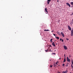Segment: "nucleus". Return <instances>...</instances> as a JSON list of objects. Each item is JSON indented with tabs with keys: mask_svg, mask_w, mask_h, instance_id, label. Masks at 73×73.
<instances>
[{
	"mask_svg": "<svg viewBox=\"0 0 73 73\" xmlns=\"http://www.w3.org/2000/svg\"><path fill=\"white\" fill-rule=\"evenodd\" d=\"M67 60V61H68V62H70V59L68 58V57H67V58H66Z\"/></svg>",
	"mask_w": 73,
	"mask_h": 73,
	"instance_id": "obj_1",
	"label": "nucleus"
},
{
	"mask_svg": "<svg viewBox=\"0 0 73 73\" xmlns=\"http://www.w3.org/2000/svg\"><path fill=\"white\" fill-rule=\"evenodd\" d=\"M45 12H46L47 13H48V11L47 10V9L46 8H45V9H44Z\"/></svg>",
	"mask_w": 73,
	"mask_h": 73,
	"instance_id": "obj_2",
	"label": "nucleus"
},
{
	"mask_svg": "<svg viewBox=\"0 0 73 73\" xmlns=\"http://www.w3.org/2000/svg\"><path fill=\"white\" fill-rule=\"evenodd\" d=\"M68 28L70 31H71L72 29H71V28L70 27V26H68Z\"/></svg>",
	"mask_w": 73,
	"mask_h": 73,
	"instance_id": "obj_3",
	"label": "nucleus"
},
{
	"mask_svg": "<svg viewBox=\"0 0 73 73\" xmlns=\"http://www.w3.org/2000/svg\"><path fill=\"white\" fill-rule=\"evenodd\" d=\"M50 0H48L47 1V4H49V3H50Z\"/></svg>",
	"mask_w": 73,
	"mask_h": 73,
	"instance_id": "obj_4",
	"label": "nucleus"
},
{
	"mask_svg": "<svg viewBox=\"0 0 73 73\" xmlns=\"http://www.w3.org/2000/svg\"><path fill=\"white\" fill-rule=\"evenodd\" d=\"M52 45L54 46V47H55L56 46L55 45V44H54V42H52Z\"/></svg>",
	"mask_w": 73,
	"mask_h": 73,
	"instance_id": "obj_5",
	"label": "nucleus"
},
{
	"mask_svg": "<svg viewBox=\"0 0 73 73\" xmlns=\"http://www.w3.org/2000/svg\"><path fill=\"white\" fill-rule=\"evenodd\" d=\"M64 49H65V50H67V47H66V46H64Z\"/></svg>",
	"mask_w": 73,
	"mask_h": 73,
	"instance_id": "obj_6",
	"label": "nucleus"
},
{
	"mask_svg": "<svg viewBox=\"0 0 73 73\" xmlns=\"http://www.w3.org/2000/svg\"><path fill=\"white\" fill-rule=\"evenodd\" d=\"M66 4L67 5H68L69 7H70V4L68 3H66Z\"/></svg>",
	"mask_w": 73,
	"mask_h": 73,
	"instance_id": "obj_7",
	"label": "nucleus"
},
{
	"mask_svg": "<svg viewBox=\"0 0 73 73\" xmlns=\"http://www.w3.org/2000/svg\"><path fill=\"white\" fill-rule=\"evenodd\" d=\"M61 34L62 35V36L63 37H64V33L62 32H61Z\"/></svg>",
	"mask_w": 73,
	"mask_h": 73,
	"instance_id": "obj_8",
	"label": "nucleus"
},
{
	"mask_svg": "<svg viewBox=\"0 0 73 73\" xmlns=\"http://www.w3.org/2000/svg\"><path fill=\"white\" fill-rule=\"evenodd\" d=\"M65 61H66V58H64V60L63 61V62H65Z\"/></svg>",
	"mask_w": 73,
	"mask_h": 73,
	"instance_id": "obj_9",
	"label": "nucleus"
},
{
	"mask_svg": "<svg viewBox=\"0 0 73 73\" xmlns=\"http://www.w3.org/2000/svg\"><path fill=\"white\" fill-rule=\"evenodd\" d=\"M69 64V63H67V64H66V66H68V64Z\"/></svg>",
	"mask_w": 73,
	"mask_h": 73,
	"instance_id": "obj_10",
	"label": "nucleus"
},
{
	"mask_svg": "<svg viewBox=\"0 0 73 73\" xmlns=\"http://www.w3.org/2000/svg\"><path fill=\"white\" fill-rule=\"evenodd\" d=\"M44 31H49V30L45 29L44 30Z\"/></svg>",
	"mask_w": 73,
	"mask_h": 73,
	"instance_id": "obj_11",
	"label": "nucleus"
},
{
	"mask_svg": "<svg viewBox=\"0 0 73 73\" xmlns=\"http://www.w3.org/2000/svg\"><path fill=\"white\" fill-rule=\"evenodd\" d=\"M55 38H57V39H58V40L59 39V37H55Z\"/></svg>",
	"mask_w": 73,
	"mask_h": 73,
	"instance_id": "obj_12",
	"label": "nucleus"
},
{
	"mask_svg": "<svg viewBox=\"0 0 73 73\" xmlns=\"http://www.w3.org/2000/svg\"><path fill=\"white\" fill-rule=\"evenodd\" d=\"M70 3H71V5H73V2H71Z\"/></svg>",
	"mask_w": 73,
	"mask_h": 73,
	"instance_id": "obj_13",
	"label": "nucleus"
},
{
	"mask_svg": "<svg viewBox=\"0 0 73 73\" xmlns=\"http://www.w3.org/2000/svg\"><path fill=\"white\" fill-rule=\"evenodd\" d=\"M49 50H45V51L46 52H49Z\"/></svg>",
	"mask_w": 73,
	"mask_h": 73,
	"instance_id": "obj_14",
	"label": "nucleus"
},
{
	"mask_svg": "<svg viewBox=\"0 0 73 73\" xmlns=\"http://www.w3.org/2000/svg\"><path fill=\"white\" fill-rule=\"evenodd\" d=\"M58 33V35H61L60 34L59 32H58V33Z\"/></svg>",
	"mask_w": 73,
	"mask_h": 73,
	"instance_id": "obj_15",
	"label": "nucleus"
},
{
	"mask_svg": "<svg viewBox=\"0 0 73 73\" xmlns=\"http://www.w3.org/2000/svg\"><path fill=\"white\" fill-rule=\"evenodd\" d=\"M73 33H71V36H73Z\"/></svg>",
	"mask_w": 73,
	"mask_h": 73,
	"instance_id": "obj_16",
	"label": "nucleus"
},
{
	"mask_svg": "<svg viewBox=\"0 0 73 73\" xmlns=\"http://www.w3.org/2000/svg\"><path fill=\"white\" fill-rule=\"evenodd\" d=\"M65 73H66L68 72V70H66L65 71Z\"/></svg>",
	"mask_w": 73,
	"mask_h": 73,
	"instance_id": "obj_17",
	"label": "nucleus"
},
{
	"mask_svg": "<svg viewBox=\"0 0 73 73\" xmlns=\"http://www.w3.org/2000/svg\"><path fill=\"white\" fill-rule=\"evenodd\" d=\"M73 60H72V64H71V65H73Z\"/></svg>",
	"mask_w": 73,
	"mask_h": 73,
	"instance_id": "obj_18",
	"label": "nucleus"
},
{
	"mask_svg": "<svg viewBox=\"0 0 73 73\" xmlns=\"http://www.w3.org/2000/svg\"><path fill=\"white\" fill-rule=\"evenodd\" d=\"M54 66H56V63H54Z\"/></svg>",
	"mask_w": 73,
	"mask_h": 73,
	"instance_id": "obj_19",
	"label": "nucleus"
},
{
	"mask_svg": "<svg viewBox=\"0 0 73 73\" xmlns=\"http://www.w3.org/2000/svg\"><path fill=\"white\" fill-rule=\"evenodd\" d=\"M71 66L72 68H73V65L71 64Z\"/></svg>",
	"mask_w": 73,
	"mask_h": 73,
	"instance_id": "obj_20",
	"label": "nucleus"
},
{
	"mask_svg": "<svg viewBox=\"0 0 73 73\" xmlns=\"http://www.w3.org/2000/svg\"><path fill=\"white\" fill-rule=\"evenodd\" d=\"M62 66H65V64H62Z\"/></svg>",
	"mask_w": 73,
	"mask_h": 73,
	"instance_id": "obj_21",
	"label": "nucleus"
},
{
	"mask_svg": "<svg viewBox=\"0 0 73 73\" xmlns=\"http://www.w3.org/2000/svg\"><path fill=\"white\" fill-rule=\"evenodd\" d=\"M66 39L67 40H69V38H66Z\"/></svg>",
	"mask_w": 73,
	"mask_h": 73,
	"instance_id": "obj_22",
	"label": "nucleus"
},
{
	"mask_svg": "<svg viewBox=\"0 0 73 73\" xmlns=\"http://www.w3.org/2000/svg\"><path fill=\"white\" fill-rule=\"evenodd\" d=\"M50 67H51V68H52V65H50Z\"/></svg>",
	"mask_w": 73,
	"mask_h": 73,
	"instance_id": "obj_23",
	"label": "nucleus"
},
{
	"mask_svg": "<svg viewBox=\"0 0 73 73\" xmlns=\"http://www.w3.org/2000/svg\"><path fill=\"white\" fill-rule=\"evenodd\" d=\"M52 38H51V39H50V41H52Z\"/></svg>",
	"mask_w": 73,
	"mask_h": 73,
	"instance_id": "obj_24",
	"label": "nucleus"
},
{
	"mask_svg": "<svg viewBox=\"0 0 73 73\" xmlns=\"http://www.w3.org/2000/svg\"><path fill=\"white\" fill-rule=\"evenodd\" d=\"M64 58H65V57H66V56H65V54H64Z\"/></svg>",
	"mask_w": 73,
	"mask_h": 73,
	"instance_id": "obj_25",
	"label": "nucleus"
},
{
	"mask_svg": "<svg viewBox=\"0 0 73 73\" xmlns=\"http://www.w3.org/2000/svg\"><path fill=\"white\" fill-rule=\"evenodd\" d=\"M62 42H63V41H64V40L63 39H62Z\"/></svg>",
	"mask_w": 73,
	"mask_h": 73,
	"instance_id": "obj_26",
	"label": "nucleus"
},
{
	"mask_svg": "<svg viewBox=\"0 0 73 73\" xmlns=\"http://www.w3.org/2000/svg\"><path fill=\"white\" fill-rule=\"evenodd\" d=\"M62 40V39L61 38H60V41H61Z\"/></svg>",
	"mask_w": 73,
	"mask_h": 73,
	"instance_id": "obj_27",
	"label": "nucleus"
},
{
	"mask_svg": "<svg viewBox=\"0 0 73 73\" xmlns=\"http://www.w3.org/2000/svg\"><path fill=\"white\" fill-rule=\"evenodd\" d=\"M71 24H73V22H71Z\"/></svg>",
	"mask_w": 73,
	"mask_h": 73,
	"instance_id": "obj_28",
	"label": "nucleus"
},
{
	"mask_svg": "<svg viewBox=\"0 0 73 73\" xmlns=\"http://www.w3.org/2000/svg\"><path fill=\"white\" fill-rule=\"evenodd\" d=\"M63 73H65V71H63Z\"/></svg>",
	"mask_w": 73,
	"mask_h": 73,
	"instance_id": "obj_29",
	"label": "nucleus"
},
{
	"mask_svg": "<svg viewBox=\"0 0 73 73\" xmlns=\"http://www.w3.org/2000/svg\"><path fill=\"white\" fill-rule=\"evenodd\" d=\"M53 35H54L55 36L56 35H55L54 34H53Z\"/></svg>",
	"mask_w": 73,
	"mask_h": 73,
	"instance_id": "obj_30",
	"label": "nucleus"
},
{
	"mask_svg": "<svg viewBox=\"0 0 73 73\" xmlns=\"http://www.w3.org/2000/svg\"><path fill=\"white\" fill-rule=\"evenodd\" d=\"M56 65H58V64H57V62H56Z\"/></svg>",
	"mask_w": 73,
	"mask_h": 73,
	"instance_id": "obj_31",
	"label": "nucleus"
},
{
	"mask_svg": "<svg viewBox=\"0 0 73 73\" xmlns=\"http://www.w3.org/2000/svg\"><path fill=\"white\" fill-rule=\"evenodd\" d=\"M50 47H52V46H51V45H50Z\"/></svg>",
	"mask_w": 73,
	"mask_h": 73,
	"instance_id": "obj_32",
	"label": "nucleus"
},
{
	"mask_svg": "<svg viewBox=\"0 0 73 73\" xmlns=\"http://www.w3.org/2000/svg\"><path fill=\"white\" fill-rule=\"evenodd\" d=\"M52 51H51V50H50L49 51V52H52Z\"/></svg>",
	"mask_w": 73,
	"mask_h": 73,
	"instance_id": "obj_33",
	"label": "nucleus"
},
{
	"mask_svg": "<svg viewBox=\"0 0 73 73\" xmlns=\"http://www.w3.org/2000/svg\"><path fill=\"white\" fill-rule=\"evenodd\" d=\"M50 61H51V60H49V62H50Z\"/></svg>",
	"mask_w": 73,
	"mask_h": 73,
	"instance_id": "obj_34",
	"label": "nucleus"
},
{
	"mask_svg": "<svg viewBox=\"0 0 73 73\" xmlns=\"http://www.w3.org/2000/svg\"><path fill=\"white\" fill-rule=\"evenodd\" d=\"M72 13V15H73V12Z\"/></svg>",
	"mask_w": 73,
	"mask_h": 73,
	"instance_id": "obj_35",
	"label": "nucleus"
},
{
	"mask_svg": "<svg viewBox=\"0 0 73 73\" xmlns=\"http://www.w3.org/2000/svg\"><path fill=\"white\" fill-rule=\"evenodd\" d=\"M51 42H53L52 41H51Z\"/></svg>",
	"mask_w": 73,
	"mask_h": 73,
	"instance_id": "obj_36",
	"label": "nucleus"
},
{
	"mask_svg": "<svg viewBox=\"0 0 73 73\" xmlns=\"http://www.w3.org/2000/svg\"><path fill=\"white\" fill-rule=\"evenodd\" d=\"M60 60H61V58H60Z\"/></svg>",
	"mask_w": 73,
	"mask_h": 73,
	"instance_id": "obj_37",
	"label": "nucleus"
},
{
	"mask_svg": "<svg viewBox=\"0 0 73 73\" xmlns=\"http://www.w3.org/2000/svg\"><path fill=\"white\" fill-rule=\"evenodd\" d=\"M57 2H58V1H57Z\"/></svg>",
	"mask_w": 73,
	"mask_h": 73,
	"instance_id": "obj_38",
	"label": "nucleus"
},
{
	"mask_svg": "<svg viewBox=\"0 0 73 73\" xmlns=\"http://www.w3.org/2000/svg\"><path fill=\"white\" fill-rule=\"evenodd\" d=\"M56 45H57V44H56Z\"/></svg>",
	"mask_w": 73,
	"mask_h": 73,
	"instance_id": "obj_39",
	"label": "nucleus"
},
{
	"mask_svg": "<svg viewBox=\"0 0 73 73\" xmlns=\"http://www.w3.org/2000/svg\"><path fill=\"white\" fill-rule=\"evenodd\" d=\"M69 57L70 58V56H69Z\"/></svg>",
	"mask_w": 73,
	"mask_h": 73,
	"instance_id": "obj_40",
	"label": "nucleus"
},
{
	"mask_svg": "<svg viewBox=\"0 0 73 73\" xmlns=\"http://www.w3.org/2000/svg\"><path fill=\"white\" fill-rule=\"evenodd\" d=\"M52 32H53V31H52Z\"/></svg>",
	"mask_w": 73,
	"mask_h": 73,
	"instance_id": "obj_41",
	"label": "nucleus"
}]
</instances>
